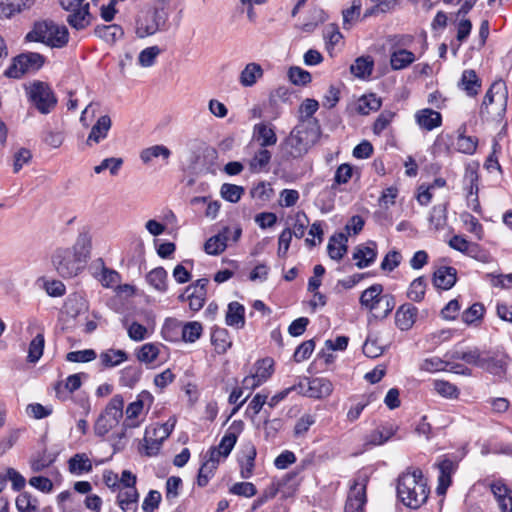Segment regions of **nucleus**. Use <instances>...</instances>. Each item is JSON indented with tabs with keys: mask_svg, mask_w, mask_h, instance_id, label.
Here are the masks:
<instances>
[{
	"mask_svg": "<svg viewBox=\"0 0 512 512\" xmlns=\"http://www.w3.org/2000/svg\"><path fill=\"white\" fill-rule=\"evenodd\" d=\"M418 309L410 303L401 305L395 313L396 326L402 331H408L414 325Z\"/></svg>",
	"mask_w": 512,
	"mask_h": 512,
	"instance_id": "nucleus-16",
	"label": "nucleus"
},
{
	"mask_svg": "<svg viewBox=\"0 0 512 512\" xmlns=\"http://www.w3.org/2000/svg\"><path fill=\"white\" fill-rule=\"evenodd\" d=\"M139 494L136 487H127L119 489L117 503L123 512H136L138 509Z\"/></svg>",
	"mask_w": 512,
	"mask_h": 512,
	"instance_id": "nucleus-24",
	"label": "nucleus"
},
{
	"mask_svg": "<svg viewBox=\"0 0 512 512\" xmlns=\"http://www.w3.org/2000/svg\"><path fill=\"white\" fill-rule=\"evenodd\" d=\"M26 73L29 72L27 71V68L25 67V64L23 63L22 59L18 55L13 58L9 67L4 71V76L11 79H20Z\"/></svg>",
	"mask_w": 512,
	"mask_h": 512,
	"instance_id": "nucleus-53",
	"label": "nucleus"
},
{
	"mask_svg": "<svg viewBox=\"0 0 512 512\" xmlns=\"http://www.w3.org/2000/svg\"><path fill=\"white\" fill-rule=\"evenodd\" d=\"M434 389L438 394L446 398H457L459 394V390L454 384L444 380L434 381Z\"/></svg>",
	"mask_w": 512,
	"mask_h": 512,
	"instance_id": "nucleus-60",
	"label": "nucleus"
},
{
	"mask_svg": "<svg viewBox=\"0 0 512 512\" xmlns=\"http://www.w3.org/2000/svg\"><path fill=\"white\" fill-rule=\"evenodd\" d=\"M507 92L505 84L494 82L486 92L480 113L488 117L501 116L506 110Z\"/></svg>",
	"mask_w": 512,
	"mask_h": 512,
	"instance_id": "nucleus-5",
	"label": "nucleus"
},
{
	"mask_svg": "<svg viewBox=\"0 0 512 512\" xmlns=\"http://www.w3.org/2000/svg\"><path fill=\"white\" fill-rule=\"evenodd\" d=\"M288 76L290 81L295 85L304 86L311 82V74L300 67H291Z\"/></svg>",
	"mask_w": 512,
	"mask_h": 512,
	"instance_id": "nucleus-62",
	"label": "nucleus"
},
{
	"mask_svg": "<svg viewBox=\"0 0 512 512\" xmlns=\"http://www.w3.org/2000/svg\"><path fill=\"white\" fill-rule=\"evenodd\" d=\"M128 358L127 353L123 350L109 349L100 354V361L106 368H112L120 365Z\"/></svg>",
	"mask_w": 512,
	"mask_h": 512,
	"instance_id": "nucleus-39",
	"label": "nucleus"
},
{
	"mask_svg": "<svg viewBox=\"0 0 512 512\" xmlns=\"http://www.w3.org/2000/svg\"><path fill=\"white\" fill-rule=\"evenodd\" d=\"M478 140L472 136L460 133L456 141L457 151L464 154H473L476 151Z\"/></svg>",
	"mask_w": 512,
	"mask_h": 512,
	"instance_id": "nucleus-54",
	"label": "nucleus"
},
{
	"mask_svg": "<svg viewBox=\"0 0 512 512\" xmlns=\"http://www.w3.org/2000/svg\"><path fill=\"white\" fill-rule=\"evenodd\" d=\"M211 341L218 354L225 353L232 345L226 329L217 328L212 332Z\"/></svg>",
	"mask_w": 512,
	"mask_h": 512,
	"instance_id": "nucleus-36",
	"label": "nucleus"
},
{
	"mask_svg": "<svg viewBox=\"0 0 512 512\" xmlns=\"http://www.w3.org/2000/svg\"><path fill=\"white\" fill-rule=\"evenodd\" d=\"M69 471L75 475H82L92 471V463L85 453H78L68 461Z\"/></svg>",
	"mask_w": 512,
	"mask_h": 512,
	"instance_id": "nucleus-32",
	"label": "nucleus"
},
{
	"mask_svg": "<svg viewBox=\"0 0 512 512\" xmlns=\"http://www.w3.org/2000/svg\"><path fill=\"white\" fill-rule=\"evenodd\" d=\"M318 108H319L318 101H316L315 99H310V98L305 99L299 107V122L298 123L310 122L311 124L315 123V126H320L318 120L313 117V115L316 113Z\"/></svg>",
	"mask_w": 512,
	"mask_h": 512,
	"instance_id": "nucleus-31",
	"label": "nucleus"
},
{
	"mask_svg": "<svg viewBox=\"0 0 512 512\" xmlns=\"http://www.w3.org/2000/svg\"><path fill=\"white\" fill-rule=\"evenodd\" d=\"M381 107V99L375 94L362 96L358 101L357 111L362 115H367L371 111H377Z\"/></svg>",
	"mask_w": 512,
	"mask_h": 512,
	"instance_id": "nucleus-46",
	"label": "nucleus"
},
{
	"mask_svg": "<svg viewBox=\"0 0 512 512\" xmlns=\"http://www.w3.org/2000/svg\"><path fill=\"white\" fill-rule=\"evenodd\" d=\"M244 429V423L241 420H235L231 423L229 428L227 429L226 433L220 440L219 445L217 448L222 453V457H227L232 449L234 448L238 436L241 434V432Z\"/></svg>",
	"mask_w": 512,
	"mask_h": 512,
	"instance_id": "nucleus-15",
	"label": "nucleus"
},
{
	"mask_svg": "<svg viewBox=\"0 0 512 512\" xmlns=\"http://www.w3.org/2000/svg\"><path fill=\"white\" fill-rule=\"evenodd\" d=\"M95 34L106 42L114 43L123 37L124 31L122 27L117 24L98 25L95 28Z\"/></svg>",
	"mask_w": 512,
	"mask_h": 512,
	"instance_id": "nucleus-33",
	"label": "nucleus"
},
{
	"mask_svg": "<svg viewBox=\"0 0 512 512\" xmlns=\"http://www.w3.org/2000/svg\"><path fill=\"white\" fill-rule=\"evenodd\" d=\"M333 391L332 383L326 378H313L308 381L305 395L310 398L321 399L328 397Z\"/></svg>",
	"mask_w": 512,
	"mask_h": 512,
	"instance_id": "nucleus-21",
	"label": "nucleus"
},
{
	"mask_svg": "<svg viewBox=\"0 0 512 512\" xmlns=\"http://www.w3.org/2000/svg\"><path fill=\"white\" fill-rule=\"evenodd\" d=\"M161 49L158 46H150L142 50L138 56V63L142 67L152 66L160 55Z\"/></svg>",
	"mask_w": 512,
	"mask_h": 512,
	"instance_id": "nucleus-56",
	"label": "nucleus"
},
{
	"mask_svg": "<svg viewBox=\"0 0 512 512\" xmlns=\"http://www.w3.org/2000/svg\"><path fill=\"white\" fill-rule=\"evenodd\" d=\"M112 121L108 115L101 116L92 126L91 131L86 140V144L91 146L92 143H99L104 140L111 129Z\"/></svg>",
	"mask_w": 512,
	"mask_h": 512,
	"instance_id": "nucleus-23",
	"label": "nucleus"
},
{
	"mask_svg": "<svg viewBox=\"0 0 512 512\" xmlns=\"http://www.w3.org/2000/svg\"><path fill=\"white\" fill-rule=\"evenodd\" d=\"M367 484L368 476L365 473H358L350 487L344 512H364Z\"/></svg>",
	"mask_w": 512,
	"mask_h": 512,
	"instance_id": "nucleus-9",
	"label": "nucleus"
},
{
	"mask_svg": "<svg viewBox=\"0 0 512 512\" xmlns=\"http://www.w3.org/2000/svg\"><path fill=\"white\" fill-rule=\"evenodd\" d=\"M124 399L122 395H114L106 406L103 416L112 420L114 423H118L123 416Z\"/></svg>",
	"mask_w": 512,
	"mask_h": 512,
	"instance_id": "nucleus-34",
	"label": "nucleus"
},
{
	"mask_svg": "<svg viewBox=\"0 0 512 512\" xmlns=\"http://www.w3.org/2000/svg\"><path fill=\"white\" fill-rule=\"evenodd\" d=\"M160 348L155 343H146L137 352V359L145 364L153 363L159 356Z\"/></svg>",
	"mask_w": 512,
	"mask_h": 512,
	"instance_id": "nucleus-47",
	"label": "nucleus"
},
{
	"mask_svg": "<svg viewBox=\"0 0 512 512\" xmlns=\"http://www.w3.org/2000/svg\"><path fill=\"white\" fill-rule=\"evenodd\" d=\"M85 0H59L62 8L70 14L67 16L69 25L77 30L84 29L90 24L91 14L89 13V3Z\"/></svg>",
	"mask_w": 512,
	"mask_h": 512,
	"instance_id": "nucleus-8",
	"label": "nucleus"
},
{
	"mask_svg": "<svg viewBox=\"0 0 512 512\" xmlns=\"http://www.w3.org/2000/svg\"><path fill=\"white\" fill-rule=\"evenodd\" d=\"M271 160V153L265 148H260L250 161V169L253 172H260L266 168Z\"/></svg>",
	"mask_w": 512,
	"mask_h": 512,
	"instance_id": "nucleus-50",
	"label": "nucleus"
},
{
	"mask_svg": "<svg viewBox=\"0 0 512 512\" xmlns=\"http://www.w3.org/2000/svg\"><path fill=\"white\" fill-rule=\"evenodd\" d=\"M263 69L260 64L252 62L241 71L239 82L243 87H252L258 79L263 76Z\"/></svg>",
	"mask_w": 512,
	"mask_h": 512,
	"instance_id": "nucleus-29",
	"label": "nucleus"
},
{
	"mask_svg": "<svg viewBox=\"0 0 512 512\" xmlns=\"http://www.w3.org/2000/svg\"><path fill=\"white\" fill-rule=\"evenodd\" d=\"M457 271L450 266H442L433 274V284L436 288L448 290L456 283Z\"/></svg>",
	"mask_w": 512,
	"mask_h": 512,
	"instance_id": "nucleus-22",
	"label": "nucleus"
},
{
	"mask_svg": "<svg viewBox=\"0 0 512 512\" xmlns=\"http://www.w3.org/2000/svg\"><path fill=\"white\" fill-rule=\"evenodd\" d=\"M384 352V345L379 341L378 336L368 335L363 344V353L369 358H377Z\"/></svg>",
	"mask_w": 512,
	"mask_h": 512,
	"instance_id": "nucleus-48",
	"label": "nucleus"
},
{
	"mask_svg": "<svg viewBox=\"0 0 512 512\" xmlns=\"http://www.w3.org/2000/svg\"><path fill=\"white\" fill-rule=\"evenodd\" d=\"M244 193V187L230 183H224L220 189L221 197L231 203L239 202Z\"/></svg>",
	"mask_w": 512,
	"mask_h": 512,
	"instance_id": "nucleus-45",
	"label": "nucleus"
},
{
	"mask_svg": "<svg viewBox=\"0 0 512 512\" xmlns=\"http://www.w3.org/2000/svg\"><path fill=\"white\" fill-rule=\"evenodd\" d=\"M225 322L228 326L236 329L243 328L245 325V308L237 301L229 303L226 312Z\"/></svg>",
	"mask_w": 512,
	"mask_h": 512,
	"instance_id": "nucleus-28",
	"label": "nucleus"
},
{
	"mask_svg": "<svg viewBox=\"0 0 512 512\" xmlns=\"http://www.w3.org/2000/svg\"><path fill=\"white\" fill-rule=\"evenodd\" d=\"M348 238L344 233H337L330 237L327 250L331 259L339 261L347 252Z\"/></svg>",
	"mask_w": 512,
	"mask_h": 512,
	"instance_id": "nucleus-26",
	"label": "nucleus"
},
{
	"mask_svg": "<svg viewBox=\"0 0 512 512\" xmlns=\"http://www.w3.org/2000/svg\"><path fill=\"white\" fill-rule=\"evenodd\" d=\"M202 330L203 328L201 323L196 321L188 322L185 325H182L181 338L185 342L193 343L201 336Z\"/></svg>",
	"mask_w": 512,
	"mask_h": 512,
	"instance_id": "nucleus-49",
	"label": "nucleus"
},
{
	"mask_svg": "<svg viewBox=\"0 0 512 512\" xmlns=\"http://www.w3.org/2000/svg\"><path fill=\"white\" fill-rule=\"evenodd\" d=\"M416 123L420 128L431 131L442 124V116L438 111L430 108H424L416 112Z\"/></svg>",
	"mask_w": 512,
	"mask_h": 512,
	"instance_id": "nucleus-20",
	"label": "nucleus"
},
{
	"mask_svg": "<svg viewBox=\"0 0 512 512\" xmlns=\"http://www.w3.org/2000/svg\"><path fill=\"white\" fill-rule=\"evenodd\" d=\"M374 62L371 57H359L350 66L351 73L358 78H366L371 75Z\"/></svg>",
	"mask_w": 512,
	"mask_h": 512,
	"instance_id": "nucleus-37",
	"label": "nucleus"
},
{
	"mask_svg": "<svg viewBox=\"0 0 512 512\" xmlns=\"http://www.w3.org/2000/svg\"><path fill=\"white\" fill-rule=\"evenodd\" d=\"M485 312V308L481 303H474L462 313V321L468 325L481 320Z\"/></svg>",
	"mask_w": 512,
	"mask_h": 512,
	"instance_id": "nucleus-55",
	"label": "nucleus"
},
{
	"mask_svg": "<svg viewBox=\"0 0 512 512\" xmlns=\"http://www.w3.org/2000/svg\"><path fill=\"white\" fill-rule=\"evenodd\" d=\"M316 422V417L312 414H303L294 426V436H304L310 427Z\"/></svg>",
	"mask_w": 512,
	"mask_h": 512,
	"instance_id": "nucleus-59",
	"label": "nucleus"
},
{
	"mask_svg": "<svg viewBox=\"0 0 512 512\" xmlns=\"http://www.w3.org/2000/svg\"><path fill=\"white\" fill-rule=\"evenodd\" d=\"M437 466L439 469V477L436 490L439 495H444L451 484V476L456 471L457 464L451 459L445 458L440 461Z\"/></svg>",
	"mask_w": 512,
	"mask_h": 512,
	"instance_id": "nucleus-18",
	"label": "nucleus"
},
{
	"mask_svg": "<svg viewBox=\"0 0 512 512\" xmlns=\"http://www.w3.org/2000/svg\"><path fill=\"white\" fill-rule=\"evenodd\" d=\"M170 156L171 151L164 145H153L143 149L140 152V159L145 164L150 163L154 158L158 157H161L163 160L167 161Z\"/></svg>",
	"mask_w": 512,
	"mask_h": 512,
	"instance_id": "nucleus-35",
	"label": "nucleus"
},
{
	"mask_svg": "<svg viewBox=\"0 0 512 512\" xmlns=\"http://www.w3.org/2000/svg\"><path fill=\"white\" fill-rule=\"evenodd\" d=\"M231 233L228 227H225L221 232L217 235L210 237L204 245V250L209 255H219L221 254L227 247V241L229 239V234Z\"/></svg>",
	"mask_w": 512,
	"mask_h": 512,
	"instance_id": "nucleus-25",
	"label": "nucleus"
},
{
	"mask_svg": "<svg viewBox=\"0 0 512 512\" xmlns=\"http://www.w3.org/2000/svg\"><path fill=\"white\" fill-rule=\"evenodd\" d=\"M44 346V334L40 332L29 343L27 361L29 363L38 362L43 355Z\"/></svg>",
	"mask_w": 512,
	"mask_h": 512,
	"instance_id": "nucleus-40",
	"label": "nucleus"
},
{
	"mask_svg": "<svg viewBox=\"0 0 512 512\" xmlns=\"http://www.w3.org/2000/svg\"><path fill=\"white\" fill-rule=\"evenodd\" d=\"M449 246L469 257H472L481 262H487L488 253L477 243L470 242L461 235H454L449 240Z\"/></svg>",
	"mask_w": 512,
	"mask_h": 512,
	"instance_id": "nucleus-12",
	"label": "nucleus"
},
{
	"mask_svg": "<svg viewBox=\"0 0 512 512\" xmlns=\"http://www.w3.org/2000/svg\"><path fill=\"white\" fill-rule=\"evenodd\" d=\"M273 365L274 361L271 358H264L262 360L257 361L256 363V371L255 377H258L259 380L264 383L273 373Z\"/></svg>",
	"mask_w": 512,
	"mask_h": 512,
	"instance_id": "nucleus-57",
	"label": "nucleus"
},
{
	"mask_svg": "<svg viewBox=\"0 0 512 512\" xmlns=\"http://www.w3.org/2000/svg\"><path fill=\"white\" fill-rule=\"evenodd\" d=\"M27 94L29 100L42 114L50 113L57 104V98L52 89L44 82H33L30 85Z\"/></svg>",
	"mask_w": 512,
	"mask_h": 512,
	"instance_id": "nucleus-6",
	"label": "nucleus"
},
{
	"mask_svg": "<svg viewBox=\"0 0 512 512\" xmlns=\"http://www.w3.org/2000/svg\"><path fill=\"white\" fill-rule=\"evenodd\" d=\"M147 282L157 291L167 290V272L163 267L151 270L146 276Z\"/></svg>",
	"mask_w": 512,
	"mask_h": 512,
	"instance_id": "nucleus-38",
	"label": "nucleus"
},
{
	"mask_svg": "<svg viewBox=\"0 0 512 512\" xmlns=\"http://www.w3.org/2000/svg\"><path fill=\"white\" fill-rule=\"evenodd\" d=\"M376 243L371 241L369 245H359L353 252V259L356 260V266L359 269L369 267L377 257Z\"/></svg>",
	"mask_w": 512,
	"mask_h": 512,
	"instance_id": "nucleus-19",
	"label": "nucleus"
},
{
	"mask_svg": "<svg viewBox=\"0 0 512 512\" xmlns=\"http://www.w3.org/2000/svg\"><path fill=\"white\" fill-rule=\"evenodd\" d=\"M26 39L45 43L48 46L64 47L69 39V33L65 26H60L52 21L35 23L33 29L27 34Z\"/></svg>",
	"mask_w": 512,
	"mask_h": 512,
	"instance_id": "nucleus-4",
	"label": "nucleus"
},
{
	"mask_svg": "<svg viewBox=\"0 0 512 512\" xmlns=\"http://www.w3.org/2000/svg\"><path fill=\"white\" fill-rule=\"evenodd\" d=\"M182 324L174 318H168L162 327L161 334L167 341H177L181 336Z\"/></svg>",
	"mask_w": 512,
	"mask_h": 512,
	"instance_id": "nucleus-43",
	"label": "nucleus"
},
{
	"mask_svg": "<svg viewBox=\"0 0 512 512\" xmlns=\"http://www.w3.org/2000/svg\"><path fill=\"white\" fill-rule=\"evenodd\" d=\"M122 165V158H106L99 165L94 167V171L96 174H99L104 170L109 169L111 175H117Z\"/></svg>",
	"mask_w": 512,
	"mask_h": 512,
	"instance_id": "nucleus-58",
	"label": "nucleus"
},
{
	"mask_svg": "<svg viewBox=\"0 0 512 512\" xmlns=\"http://www.w3.org/2000/svg\"><path fill=\"white\" fill-rule=\"evenodd\" d=\"M510 361V356L502 350H496L492 354L485 353L481 369L502 379L506 375Z\"/></svg>",
	"mask_w": 512,
	"mask_h": 512,
	"instance_id": "nucleus-10",
	"label": "nucleus"
},
{
	"mask_svg": "<svg viewBox=\"0 0 512 512\" xmlns=\"http://www.w3.org/2000/svg\"><path fill=\"white\" fill-rule=\"evenodd\" d=\"M252 138L262 148L274 146L277 143V135L274 127L264 122L254 125Z\"/></svg>",
	"mask_w": 512,
	"mask_h": 512,
	"instance_id": "nucleus-17",
	"label": "nucleus"
},
{
	"mask_svg": "<svg viewBox=\"0 0 512 512\" xmlns=\"http://www.w3.org/2000/svg\"><path fill=\"white\" fill-rule=\"evenodd\" d=\"M396 490L399 500L411 509L421 507L429 496L427 480L418 468L403 472L398 477Z\"/></svg>",
	"mask_w": 512,
	"mask_h": 512,
	"instance_id": "nucleus-2",
	"label": "nucleus"
},
{
	"mask_svg": "<svg viewBox=\"0 0 512 512\" xmlns=\"http://www.w3.org/2000/svg\"><path fill=\"white\" fill-rule=\"evenodd\" d=\"M490 489L500 512H512V487L497 480L490 484Z\"/></svg>",
	"mask_w": 512,
	"mask_h": 512,
	"instance_id": "nucleus-14",
	"label": "nucleus"
},
{
	"mask_svg": "<svg viewBox=\"0 0 512 512\" xmlns=\"http://www.w3.org/2000/svg\"><path fill=\"white\" fill-rule=\"evenodd\" d=\"M383 286L381 284H373L364 290L360 296V304L370 311H378L380 304H385L383 316H387L395 306V299L390 294H382Z\"/></svg>",
	"mask_w": 512,
	"mask_h": 512,
	"instance_id": "nucleus-7",
	"label": "nucleus"
},
{
	"mask_svg": "<svg viewBox=\"0 0 512 512\" xmlns=\"http://www.w3.org/2000/svg\"><path fill=\"white\" fill-rule=\"evenodd\" d=\"M166 15L158 10L148 13L144 20L138 22L137 34L139 37H146L155 34L163 29L166 24Z\"/></svg>",
	"mask_w": 512,
	"mask_h": 512,
	"instance_id": "nucleus-13",
	"label": "nucleus"
},
{
	"mask_svg": "<svg viewBox=\"0 0 512 512\" xmlns=\"http://www.w3.org/2000/svg\"><path fill=\"white\" fill-rule=\"evenodd\" d=\"M97 357L95 350L85 349L80 351H71L66 355V360L75 363H85L94 360Z\"/></svg>",
	"mask_w": 512,
	"mask_h": 512,
	"instance_id": "nucleus-63",
	"label": "nucleus"
},
{
	"mask_svg": "<svg viewBox=\"0 0 512 512\" xmlns=\"http://www.w3.org/2000/svg\"><path fill=\"white\" fill-rule=\"evenodd\" d=\"M16 508L19 512H38L39 501L30 493L23 492L16 498Z\"/></svg>",
	"mask_w": 512,
	"mask_h": 512,
	"instance_id": "nucleus-42",
	"label": "nucleus"
},
{
	"mask_svg": "<svg viewBox=\"0 0 512 512\" xmlns=\"http://www.w3.org/2000/svg\"><path fill=\"white\" fill-rule=\"evenodd\" d=\"M320 126L310 122L298 123L283 143V149L292 158H300L318 141Z\"/></svg>",
	"mask_w": 512,
	"mask_h": 512,
	"instance_id": "nucleus-3",
	"label": "nucleus"
},
{
	"mask_svg": "<svg viewBox=\"0 0 512 512\" xmlns=\"http://www.w3.org/2000/svg\"><path fill=\"white\" fill-rule=\"evenodd\" d=\"M461 220L466 226L467 231L475 235L478 240H482L484 236V229L482 224L478 221L476 217L469 213H463L461 215Z\"/></svg>",
	"mask_w": 512,
	"mask_h": 512,
	"instance_id": "nucleus-52",
	"label": "nucleus"
},
{
	"mask_svg": "<svg viewBox=\"0 0 512 512\" xmlns=\"http://www.w3.org/2000/svg\"><path fill=\"white\" fill-rule=\"evenodd\" d=\"M140 377L141 372L137 367L128 366L121 371L120 381L124 386L133 387Z\"/></svg>",
	"mask_w": 512,
	"mask_h": 512,
	"instance_id": "nucleus-61",
	"label": "nucleus"
},
{
	"mask_svg": "<svg viewBox=\"0 0 512 512\" xmlns=\"http://www.w3.org/2000/svg\"><path fill=\"white\" fill-rule=\"evenodd\" d=\"M458 86L470 96H476L481 88V80L477 76L476 72L472 69L464 70Z\"/></svg>",
	"mask_w": 512,
	"mask_h": 512,
	"instance_id": "nucleus-27",
	"label": "nucleus"
},
{
	"mask_svg": "<svg viewBox=\"0 0 512 512\" xmlns=\"http://www.w3.org/2000/svg\"><path fill=\"white\" fill-rule=\"evenodd\" d=\"M154 401L153 395L144 390L138 394L135 401L131 402L126 408V421H129L127 424L130 427H137L139 425V421H137L138 417L144 412L150 409Z\"/></svg>",
	"mask_w": 512,
	"mask_h": 512,
	"instance_id": "nucleus-11",
	"label": "nucleus"
},
{
	"mask_svg": "<svg viewBox=\"0 0 512 512\" xmlns=\"http://www.w3.org/2000/svg\"><path fill=\"white\" fill-rule=\"evenodd\" d=\"M427 282L424 276L414 279L407 291V297L414 302H421L424 299Z\"/></svg>",
	"mask_w": 512,
	"mask_h": 512,
	"instance_id": "nucleus-44",
	"label": "nucleus"
},
{
	"mask_svg": "<svg viewBox=\"0 0 512 512\" xmlns=\"http://www.w3.org/2000/svg\"><path fill=\"white\" fill-rule=\"evenodd\" d=\"M402 255L397 250L389 251L381 262V269L384 271H393L401 263Z\"/></svg>",
	"mask_w": 512,
	"mask_h": 512,
	"instance_id": "nucleus-64",
	"label": "nucleus"
},
{
	"mask_svg": "<svg viewBox=\"0 0 512 512\" xmlns=\"http://www.w3.org/2000/svg\"><path fill=\"white\" fill-rule=\"evenodd\" d=\"M416 60L413 52L406 49H396L390 55V65L393 70H401Z\"/></svg>",
	"mask_w": 512,
	"mask_h": 512,
	"instance_id": "nucleus-30",
	"label": "nucleus"
},
{
	"mask_svg": "<svg viewBox=\"0 0 512 512\" xmlns=\"http://www.w3.org/2000/svg\"><path fill=\"white\" fill-rule=\"evenodd\" d=\"M19 56L29 73L39 70L45 62L44 56L36 52L22 53Z\"/></svg>",
	"mask_w": 512,
	"mask_h": 512,
	"instance_id": "nucleus-51",
	"label": "nucleus"
},
{
	"mask_svg": "<svg viewBox=\"0 0 512 512\" xmlns=\"http://www.w3.org/2000/svg\"><path fill=\"white\" fill-rule=\"evenodd\" d=\"M91 238L80 233L71 248H58L52 255V264L63 278H72L85 267L90 253Z\"/></svg>",
	"mask_w": 512,
	"mask_h": 512,
	"instance_id": "nucleus-1",
	"label": "nucleus"
},
{
	"mask_svg": "<svg viewBox=\"0 0 512 512\" xmlns=\"http://www.w3.org/2000/svg\"><path fill=\"white\" fill-rule=\"evenodd\" d=\"M176 422V417L171 416L165 423L147 428L146 430H151V436L153 438H156L164 442L172 433L173 429L175 428Z\"/></svg>",
	"mask_w": 512,
	"mask_h": 512,
	"instance_id": "nucleus-41",
	"label": "nucleus"
}]
</instances>
